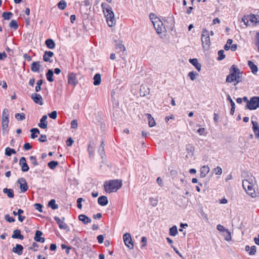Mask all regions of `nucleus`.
<instances>
[{
    "instance_id": "nucleus-1",
    "label": "nucleus",
    "mask_w": 259,
    "mask_h": 259,
    "mask_svg": "<svg viewBox=\"0 0 259 259\" xmlns=\"http://www.w3.org/2000/svg\"><path fill=\"white\" fill-rule=\"evenodd\" d=\"M230 73L227 76V82H233L236 81L235 85H236L239 82H241L242 72L236 67L235 65H233L230 68Z\"/></svg>"
},
{
    "instance_id": "nucleus-2",
    "label": "nucleus",
    "mask_w": 259,
    "mask_h": 259,
    "mask_svg": "<svg viewBox=\"0 0 259 259\" xmlns=\"http://www.w3.org/2000/svg\"><path fill=\"white\" fill-rule=\"evenodd\" d=\"M122 185L121 180L115 179L106 181L104 184L105 191L109 193L116 192Z\"/></svg>"
},
{
    "instance_id": "nucleus-3",
    "label": "nucleus",
    "mask_w": 259,
    "mask_h": 259,
    "mask_svg": "<svg viewBox=\"0 0 259 259\" xmlns=\"http://www.w3.org/2000/svg\"><path fill=\"white\" fill-rule=\"evenodd\" d=\"M149 18L153 25L158 34H160L165 30L162 22L155 14L151 13L149 15Z\"/></svg>"
},
{
    "instance_id": "nucleus-4",
    "label": "nucleus",
    "mask_w": 259,
    "mask_h": 259,
    "mask_svg": "<svg viewBox=\"0 0 259 259\" xmlns=\"http://www.w3.org/2000/svg\"><path fill=\"white\" fill-rule=\"evenodd\" d=\"M202 47L205 50L209 49L210 45L209 33L206 29H203L201 35Z\"/></svg>"
},
{
    "instance_id": "nucleus-5",
    "label": "nucleus",
    "mask_w": 259,
    "mask_h": 259,
    "mask_svg": "<svg viewBox=\"0 0 259 259\" xmlns=\"http://www.w3.org/2000/svg\"><path fill=\"white\" fill-rule=\"evenodd\" d=\"M242 186L246 192L252 197L255 196V192L253 187V184L247 180L242 181Z\"/></svg>"
},
{
    "instance_id": "nucleus-6",
    "label": "nucleus",
    "mask_w": 259,
    "mask_h": 259,
    "mask_svg": "<svg viewBox=\"0 0 259 259\" xmlns=\"http://www.w3.org/2000/svg\"><path fill=\"white\" fill-rule=\"evenodd\" d=\"M259 107V97L254 96L250 98L248 104H246V108L250 110H255Z\"/></svg>"
},
{
    "instance_id": "nucleus-7",
    "label": "nucleus",
    "mask_w": 259,
    "mask_h": 259,
    "mask_svg": "<svg viewBox=\"0 0 259 259\" xmlns=\"http://www.w3.org/2000/svg\"><path fill=\"white\" fill-rule=\"evenodd\" d=\"M67 82L69 84L75 87L78 83L77 74L73 72H69L67 76Z\"/></svg>"
},
{
    "instance_id": "nucleus-8",
    "label": "nucleus",
    "mask_w": 259,
    "mask_h": 259,
    "mask_svg": "<svg viewBox=\"0 0 259 259\" xmlns=\"http://www.w3.org/2000/svg\"><path fill=\"white\" fill-rule=\"evenodd\" d=\"M123 239L125 245L129 248L133 249L134 247L131 234L126 233L123 236Z\"/></svg>"
},
{
    "instance_id": "nucleus-9",
    "label": "nucleus",
    "mask_w": 259,
    "mask_h": 259,
    "mask_svg": "<svg viewBox=\"0 0 259 259\" xmlns=\"http://www.w3.org/2000/svg\"><path fill=\"white\" fill-rule=\"evenodd\" d=\"M17 183L20 185V189L21 192L25 193L28 189V186L26 180L23 178L19 179L17 181Z\"/></svg>"
},
{
    "instance_id": "nucleus-10",
    "label": "nucleus",
    "mask_w": 259,
    "mask_h": 259,
    "mask_svg": "<svg viewBox=\"0 0 259 259\" xmlns=\"http://www.w3.org/2000/svg\"><path fill=\"white\" fill-rule=\"evenodd\" d=\"M9 118H2V127L3 134H8L9 131Z\"/></svg>"
},
{
    "instance_id": "nucleus-11",
    "label": "nucleus",
    "mask_w": 259,
    "mask_h": 259,
    "mask_svg": "<svg viewBox=\"0 0 259 259\" xmlns=\"http://www.w3.org/2000/svg\"><path fill=\"white\" fill-rule=\"evenodd\" d=\"M101 8L103 10L105 16H108L109 15H111L112 13H114L111 6L106 3H102L101 5Z\"/></svg>"
},
{
    "instance_id": "nucleus-12",
    "label": "nucleus",
    "mask_w": 259,
    "mask_h": 259,
    "mask_svg": "<svg viewBox=\"0 0 259 259\" xmlns=\"http://www.w3.org/2000/svg\"><path fill=\"white\" fill-rule=\"evenodd\" d=\"M31 98L33 100L34 103L38 104L40 105L43 104V100L41 96L36 93H34L31 94Z\"/></svg>"
},
{
    "instance_id": "nucleus-13",
    "label": "nucleus",
    "mask_w": 259,
    "mask_h": 259,
    "mask_svg": "<svg viewBox=\"0 0 259 259\" xmlns=\"http://www.w3.org/2000/svg\"><path fill=\"white\" fill-rule=\"evenodd\" d=\"M19 164L23 172H27L29 170V167L26 163V158L24 157H21L19 160Z\"/></svg>"
},
{
    "instance_id": "nucleus-14",
    "label": "nucleus",
    "mask_w": 259,
    "mask_h": 259,
    "mask_svg": "<svg viewBox=\"0 0 259 259\" xmlns=\"http://www.w3.org/2000/svg\"><path fill=\"white\" fill-rule=\"evenodd\" d=\"M54 54L53 52L50 51H46L43 55V60L45 62L52 63L53 60L51 59Z\"/></svg>"
},
{
    "instance_id": "nucleus-15",
    "label": "nucleus",
    "mask_w": 259,
    "mask_h": 259,
    "mask_svg": "<svg viewBox=\"0 0 259 259\" xmlns=\"http://www.w3.org/2000/svg\"><path fill=\"white\" fill-rule=\"evenodd\" d=\"M54 220L57 223V224L59 226V227L61 229H64L66 230L68 228V225L64 222V220H65V218L63 217L62 218L63 220H61L59 217H55Z\"/></svg>"
},
{
    "instance_id": "nucleus-16",
    "label": "nucleus",
    "mask_w": 259,
    "mask_h": 259,
    "mask_svg": "<svg viewBox=\"0 0 259 259\" xmlns=\"http://www.w3.org/2000/svg\"><path fill=\"white\" fill-rule=\"evenodd\" d=\"M108 25L109 27H112L116 24V19L115 18L114 14L112 13L111 15L105 16Z\"/></svg>"
},
{
    "instance_id": "nucleus-17",
    "label": "nucleus",
    "mask_w": 259,
    "mask_h": 259,
    "mask_svg": "<svg viewBox=\"0 0 259 259\" xmlns=\"http://www.w3.org/2000/svg\"><path fill=\"white\" fill-rule=\"evenodd\" d=\"M47 116L44 115L40 119V122L38 124V126L42 129H45L47 127L48 122L47 121Z\"/></svg>"
},
{
    "instance_id": "nucleus-18",
    "label": "nucleus",
    "mask_w": 259,
    "mask_h": 259,
    "mask_svg": "<svg viewBox=\"0 0 259 259\" xmlns=\"http://www.w3.org/2000/svg\"><path fill=\"white\" fill-rule=\"evenodd\" d=\"M252 130L257 139L259 138V126L257 121L252 120Z\"/></svg>"
},
{
    "instance_id": "nucleus-19",
    "label": "nucleus",
    "mask_w": 259,
    "mask_h": 259,
    "mask_svg": "<svg viewBox=\"0 0 259 259\" xmlns=\"http://www.w3.org/2000/svg\"><path fill=\"white\" fill-rule=\"evenodd\" d=\"M245 250L248 252L250 255H254L256 252V247L255 245H253L251 247H250L249 245H246Z\"/></svg>"
},
{
    "instance_id": "nucleus-20",
    "label": "nucleus",
    "mask_w": 259,
    "mask_h": 259,
    "mask_svg": "<svg viewBox=\"0 0 259 259\" xmlns=\"http://www.w3.org/2000/svg\"><path fill=\"white\" fill-rule=\"evenodd\" d=\"M23 246L19 244H17L15 247H14L12 249V251L18 255H20L23 253Z\"/></svg>"
},
{
    "instance_id": "nucleus-21",
    "label": "nucleus",
    "mask_w": 259,
    "mask_h": 259,
    "mask_svg": "<svg viewBox=\"0 0 259 259\" xmlns=\"http://www.w3.org/2000/svg\"><path fill=\"white\" fill-rule=\"evenodd\" d=\"M98 203L101 206H106L108 203V200L107 196H101L98 199Z\"/></svg>"
},
{
    "instance_id": "nucleus-22",
    "label": "nucleus",
    "mask_w": 259,
    "mask_h": 259,
    "mask_svg": "<svg viewBox=\"0 0 259 259\" xmlns=\"http://www.w3.org/2000/svg\"><path fill=\"white\" fill-rule=\"evenodd\" d=\"M189 62L195 67V68L199 72L201 71V65L198 62V60L196 58L190 59Z\"/></svg>"
},
{
    "instance_id": "nucleus-23",
    "label": "nucleus",
    "mask_w": 259,
    "mask_h": 259,
    "mask_svg": "<svg viewBox=\"0 0 259 259\" xmlns=\"http://www.w3.org/2000/svg\"><path fill=\"white\" fill-rule=\"evenodd\" d=\"M12 238L14 239H19L23 240L24 236L21 234V231L19 229L15 230L13 231V234L12 235Z\"/></svg>"
},
{
    "instance_id": "nucleus-24",
    "label": "nucleus",
    "mask_w": 259,
    "mask_h": 259,
    "mask_svg": "<svg viewBox=\"0 0 259 259\" xmlns=\"http://www.w3.org/2000/svg\"><path fill=\"white\" fill-rule=\"evenodd\" d=\"M78 219L81 221L84 224H88L91 222V219L86 215L81 214L79 215Z\"/></svg>"
},
{
    "instance_id": "nucleus-25",
    "label": "nucleus",
    "mask_w": 259,
    "mask_h": 259,
    "mask_svg": "<svg viewBox=\"0 0 259 259\" xmlns=\"http://www.w3.org/2000/svg\"><path fill=\"white\" fill-rule=\"evenodd\" d=\"M45 44L47 47L49 49H53L55 48V43L53 39L48 38L46 40Z\"/></svg>"
},
{
    "instance_id": "nucleus-26",
    "label": "nucleus",
    "mask_w": 259,
    "mask_h": 259,
    "mask_svg": "<svg viewBox=\"0 0 259 259\" xmlns=\"http://www.w3.org/2000/svg\"><path fill=\"white\" fill-rule=\"evenodd\" d=\"M40 65L39 62H33L31 65V70L34 72H38Z\"/></svg>"
},
{
    "instance_id": "nucleus-27",
    "label": "nucleus",
    "mask_w": 259,
    "mask_h": 259,
    "mask_svg": "<svg viewBox=\"0 0 259 259\" xmlns=\"http://www.w3.org/2000/svg\"><path fill=\"white\" fill-rule=\"evenodd\" d=\"M209 171V167L208 166H203L200 169V176L201 178H204Z\"/></svg>"
},
{
    "instance_id": "nucleus-28",
    "label": "nucleus",
    "mask_w": 259,
    "mask_h": 259,
    "mask_svg": "<svg viewBox=\"0 0 259 259\" xmlns=\"http://www.w3.org/2000/svg\"><path fill=\"white\" fill-rule=\"evenodd\" d=\"M3 191L5 194H7V196L9 198H12L14 197V192L13 190L12 189L5 188L3 189Z\"/></svg>"
},
{
    "instance_id": "nucleus-29",
    "label": "nucleus",
    "mask_w": 259,
    "mask_h": 259,
    "mask_svg": "<svg viewBox=\"0 0 259 259\" xmlns=\"http://www.w3.org/2000/svg\"><path fill=\"white\" fill-rule=\"evenodd\" d=\"M94 79V85H98L101 83V76L100 73H96L93 78Z\"/></svg>"
},
{
    "instance_id": "nucleus-30",
    "label": "nucleus",
    "mask_w": 259,
    "mask_h": 259,
    "mask_svg": "<svg viewBox=\"0 0 259 259\" xmlns=\"http://www.w3.org/2000/svg\"><path fill=\"white\" fill-rule=\"evenodd\" d=\"M186 151L188 155L192 156L194 155L195 147L191 144H188L186 145Z\"/></svg>"
},
{
    "instance_id": "nucleus-31",
    "label": "nucleus",
    "mask_w": 259,
    "mask_h": 259,
    "mask_svg": "<svg viewBox=\"0 0 259 259\" xmlns=\"http://www.w3.org/2000/svg\"><path fill=\"white\" fill-rule=\"evenodd\" d=\"M248 65L253 74H255L257 72V67L252 61H248Z\"/></svg>"
},
{
    "instance_id": "nucleus-32",
    "label": "nucleus",
    "mask_w": 259,
    "mask_h": 259,
    "mask_svg": "<svg viewBox=\"0 0 259 259\" xmlns=\"http://www.w3.org/2000/svg\"><path fill=\"white\" fill-rule=\"evenodd\" d=\"M53 76H54L53 71L51 69H48V71L46 73V77H47L48 81L50 82H53L54 81Z\"/></svg>"
},
{
    "instance_id": "nucleus-33",
    "label": "nucleus",
    "mask_w": 259,
    "mask_h": 259,
    "mask_svg": "<svg viewBox=\"0 0 259 259\" xmlns=\"http://www.w3.org/2000/svg\"><path fill=\"white\" fill-rule=\"evenodd\" d=\"M104 147L105 144L104 141H102L98 149V152L100 155L102 159L103 158L104 156L105 155Z\"/></svg>"
},
{
    "instance_id": "nucleus-34",
    "label": "nucleus",
    "mask_w": 259,
    "mask_h": 259,
    "mask_svg": "<svg viewBox=\"0 0 259 259\" xmlns=\"http://www.w3.org/2000/svg\"><path fill=\"white\" fill-rule=\"evenodd\" d=\"M147 116L148 120V124L150 127H153L155 125L156 123L154 119L152 117L151 114L147 113Z\"/></svg>"
},
{
    "instance_id": "nucleus-35",
    "label": "nucleus",
    "mask_w": 259,
    "mask_h": 259,
    "mask_svg": "<svg viewBox=\"0 0 259 259\" xmlns=\"http://www.w3.org/2000/svg\"><path fill=\"white\" fill-rule=\"evenodd\" d=\"M31 132V138L34 139L37 137V134H39V131L37 128H32L30 130Z\"/></svg>"
},
{
    "instance_id": "nucleus-36",
    "label": "nucleus",
    "mask_w": 259,
    "mask_h": 259,
    "mask_svg": "<svg viewBox=\"0 0 259 259\" xmlns=\"http://www.w3.org/2000/svg\"><path fill=\"white\" fill-rule=\"evenodd\" d=\"M48 206L53 210L57 209L59 207L55 199H51L48 203Z\"/></svg>"
},
{
    "instance_id": "nucleus-37",
    "label": "nucleus",
    "mask_w": 259,
    "mask_h": 259,
    "mask_svg": "<svg viewBox=\"0 0 259 259\" xmlns=\"http://www.w3.org/2000/svg\"><path fill=\"white\" fill-rule=\"evenodd\" d=\"M88 151L90 158H92L94 155V144H89L88 148Z\"/></svg>"
},
{
    "instance_id": "nucleus-38",
    "label": "nucleus",
    "mask_w": 259,
    "mask_h": 259,
    "mask_svg": "<svg viewBox=\"0 0 259 259\" xmlns=\"http://www.w3.org/2000/svg\"><path fill=\"white\" fill-rule=\"evenodd\" d=\"M149 201L150 205H152L153 207H155L158 204V197L156 196L154 198L150 197L149 198Z\"/></svg>"
},
{
    "instance_id": "nucleus-39",
    "label": "nucleus",
    "mask_w": 259,
    "mask_h": 259,
    "mask_svg": "<svg viewBox=\"0 0 259 259\" xmlns=\"http://www.w3.org/2000/svg\"><path fill=\"white\" fill-rule=\"evenodd\" d=\"M169 234L171 236H176L178 234V228L176 225L169 229Z\"/></svg>"
},
{
    "instance_id": "nucleus-40",
    "label": "nucleus",
    "mask_w": 259,
    "mask_h": 259,
    "mask_svg": "<svg viewBox=\"0 0 259 259\" xmlns=\"http://www.w3.org/2000/svg\"><path fill=\"white\" fill-rule=\"evenodd\" d=\"M16 151L14 149L10 148V147H7L5 149V155L7 156H11L12 154H15Z\"/></svg>"
},
{
    "instance_id": "nucleus-41",
    "label": "nucleus",
    "mask_w": 259,
    "mask_h": 259,
    "mask_svg": "<svg viewBox=\"0 0 259 259\" xmlns=\"http://www.w3.org/2000/svg\"><path fill=\"white\" fill-rule=\"evenodd\" d=\"M13 15V13L11 12H4L2 14V17L4 20H8L11 18Z\"/></svg>"
},
{
    "instance_id": "nucleus-42",
    "label": "nucleus",
    "mask_w": 259,
    "mask_h": 259,
    "mask_svg": "<svg viewBox=\"0 0 259 259\" xmlns=\"http://www.w3.org/2000/svg\"><path fill=\"white\" fill-rule=\"evenodd\" d=\"M58 162L57 161H51L48 163V167L51 169H54L58 165Z\"/></svg>"
},
{
    "instance_id": "nucleus-43",
    "label": "nucleus",
    "mask_w": 259,
    "mask_h": 259,
    "mask_svg": "<svg viewBox=\"0 0 259 259\" xmlns=\"http://www.w3.org/2000/svg\"><path fill=\"white\" fill-rule=\"evenodd\" d=\"M9 27L16 30L18 28L19 25L16 20H12L9 23Z\"/></svg>"
},
{
    "instance_id": "nucleus-44",
    "label": "nucleus",
    "mask_w": 259,
    "mask_h": 259,
    "mask_svg": "<svg viewBox=\"0 0 259 259\" xmlns=\"http://www.w3.org/2000/svg\"><path fill=\"white\" fill-rule=\"evenodd\" d=\"M57 6L59 9L63 10L66 8L67 6V3L65 1L61 0L58 3Z\"/></svg>"
},
{
    "instance_id": "nucleus-45",
    "label": "nucleus",
    "mask_w": 259,
    "mask_h": 259,
    "mask_svg": "<svg viewBox=\"0 0 259 259\" xmlns=\"http://www.w3.org/2000/svg\"><path fill=\"white\" fill-rule=\"evenodd\" d=\"M15 117L19 121H22L25 119V114L24 113H16Z\"/></svg>"
},
{
    "instance_id": "nucleus-46",
    "label": "nucleus",
    "mask_w": 259,
    "mask_h": 259,
    "mask_svg": "<svg viewBox=\"0 0 259 259\" xmlns=\"http://www.w3.org/2000/svg\"><path fill=\"white\" fill-rule=\"evenodd\" d=\"M225 239L229 241L231 240V234L230 231L228 229H226V233L224 234Z\"/></svg>"
},
{
    "instance_id": "nucleus-47",
    "label": "nucleus",
    "mask_w": 259,
    "mask_h": 259,
    "mask_svg": "<svg viewBox=\"0 0 259 259\" xmlns=\"http://www.w3.org/2000/svg\"><path fill=\"white\" fill-rule=\"evenodd\" d=\"M198 75V73L193 71H191L188 73V76L190 77V79L192 81H194L196 79V77Z\"/></svg>"
},
{
    "instance_id": "nucleus-48",
    "label": "nucleus",
    "mask_w": 259,
    "mask_h": 259,
    "mask_svg": "<svg viewBox=\"0 0 259 259\" xmlns=\"http://www.w3.org/2000/svg\"><path fill=\"white\" fill-rule=\"evenodd\" d=\"M226 56L224 54V51L223 50H221L218 51V60L219 61H221L225 59Z\"/></svg>"
},
{
    "instance_id": "nucleus-49",
    "label": "nucleus",
    "mask_w": 259,
    "mask_h": 259,
    "mask_svg": "<svg viewBox=\"0 0 259 259\" xmlns=\"http://www.w3.org/2000/svg\"><path fill=\"white\" fill-rule=\"evenodd\" d=\"M43 234L42 232L40 231L37 230L35 233V236L34 237V239L35 241H36L38 239L41 238V236Z\"/></svg>"
},
{
    "instance_id": "nucleus-50",
    "label": "nucleus",
    "mask_w": 259,
    "mask_h": 259,
    "mask_svg": "<svg viewBox=\"0 0 259 259\" xmlns=\"http://www.w3.org/2000/svg\"><path fill=\"white\" fill-rule=\"evenodd\" d=\"M248 18L249 21L251 22H259V20H257V18L253 14L248 16Z\"/></svg>"
},
{
    "instance_id": "nucleus-51",
    "label": "nucleus",
    "mask_w": 259,
    "mask_h": 259,
    "mask_svg": "<svg viewBox=\"0 0 259 259\" xmlns=\"http://www.w3.org/2000/svg\"><path fill=\"white\" fill-rule=\"evenodd\" d=\"M29 159L31 161L32 164L34 166H37L38 165V163L37 162V161L36 160V158L35 156H30L29 157Z\"/></svg>"
},
{
    "instance_id": "nucleus-52",
    "label": "nucleus",
    "mask_w": 259,
    "mask_h": 259,
    "mask_svg": "<svg viewBox=\"0 0 259 259\" xmlns=\"http://www.w3.org/2000/svg\"><path fill=\"white\" fill-rule=\"evenodd\" d=\"M5 219L7 222L9 223H13L15 221V220L14 218H13L12 217H10L8 214L5 215Z\"/></svg>"
},
{
    "instance_id": "nucleus-53",
    "label": "nucleus",
    "mask_w": 259,
    "mask_h": 259,
    "mask_svg": "<svg viewBox=\"0 0 259 259\" xmlns=\"http://www.w3.org/2000/svg\"><path fill=\"white\" fill-rule=\"evenodd\" d=\"M5 117L6 118H9V112L8 109L7 108L3 109L2 112V118H5Z\"/></svg>"
},
{
    "instance_id": "nucleus-54",
    "label": "nucleus",
    "mask_w": 259,
    "mask_h": 259,
    "mask_svg": "<svg viewBox=\"0 0 259 259\" xmlns=\"http://www.w3.org/2000/svg\"><path fill=\"white\" fill-rule=\"evenodd\" d=\"M35 208L39 212H42V205L40 203H35L34 205Z\"/></svg>"
},
{
    "instance_id": "nucleus-55",
    "label": "nucleus",
    "mask_w": 259,
    "mask_h": 259,
    "mask_svg": "<svg viewBox=\"0 0 259 259\" xmlns=\"http://www.w3.org/2000/svg\"><path fill=\"white\" fill-rule=\"evenodd\" d=\"M48 116L50 118L55 119L57 117V112L56 111H53L52 112L48 114Z\"/></svg>"
},
{
    "instance_id": "nucleus-56",
    "label": "nucleus",
    "mask_w": 259,
    "mask_h": 259,
    "mask_svg": "<svg viewBox=\"0 0 259 259\" xmlns=\"http://www.w3.org/2000/svg\"><path fill=\"white\" fill-rule=\"evenodd\" d=\"M84 201V200L82 198H81V197L78 198L77 199V206L79 209L82 208V206L81 202Z\"/></svg>"
},
{
    "instance_id": "nucleus-57",
    "label": "nucleus",
    "mask_w": 259,
    "mask_h": 259,
    "mask_svg": "<svg viewBox=\"0 0 259 259\" xmlns=\"http://www.w3.org/2000/svg\"><path fill=\"white\" fill-rule=\"evenodd\" d=\"M61 248L62 249H65L66 250V252L67 254H69V253H70V249H71V247H70V246H68L67 245H66L65 244H61Z\"/></svg>"
},
{
    "instance_id": "nucleus-58",
    "label": "nucleus",
    "mask_w": 259,
    "mask_h": 259,
    "mask_svg": "<svg viewBox=\"0 0 259 259\" xmlns=\"http://www.w3.org/2000/svg\"><path fill=\"white\" fill-rule=\"evenodd\" d=\"M213 170L215 175H220L222 173V169L220 166H217L216 168H214Z\"/></svg>"
},
{
    "instance_id": "nucleus-59",
    "label": "nucleus",
    "mask_w": 259,
    "mask_h": 259,
    "mask_svg": "<svg viewBox=\"0 0 259 259\" xmlns=\"http://www.w3.org/2000/svg\"><path fill=\"white\" fill-rule=\"evenodd\" d=\"M255 46L257 48V50L259 52V32H256L255 35Z\"/></svg>"
},
{
    "instance_id": "nucleus-60",
    "label": "nucleus",
    "mask_w": 259,
    "mask_h": 259,
    "mask_svg": "<svg viewBox=\"0 0 259 259\" xmlns=\"http://www.w3.org/2000/svg\"><path fill=\"white\" fill-rule=\"evenodd\" d=\"M66 145L68 147H70L74 143V141L71 137H69L66 141Z\"/></svg>"
},
{
    "instance_id": "nucleus-61",
    "label": "nucleus",
    "mask_w": 259,
    "mask_h": 259,
    "mask_svg": "<svg viewBox=\"0 0 259 259\" xmlns=\"http://www.w3.org/2000/svg\"><path fill=\"white\" fill-rule=\"evenodd\" d=\"M78 123L77 120L74 119L71 122V127L72 128L75 129L77 127Z\"/></svg>"
},
{
    "instance_id": "nucleus-62",
    "label": "nucleus",
    "mask_w": 259,
    "mask_h": 259,
    "mask_svg": "<svg viewBox=\"0 0 259 259\" xmlns=\"http://www.w3.org/2000/svg\"><path fill=\"white\" fill-rule=\"evenodd\" d=\"M242 21L244 22V24L247 26L249 24H248V23H249V19L248 18V16H244L242 18Z\"/></svg>"
},
{
    "instance_id": "nucleus-63",
    "label": "nucleus",
    "mask_w": 259,
    "mask_h": 259,
    "mask_svg": "<svg viewBox=\"0 0 259 259\" xmlns=\"http://www.w3.org/2000/svg\"><path fill=\"white\" fill-rule=\"evenodd\" d=\"M144 90H145V87L143 85H142L140 87V96L142 97H144L146 96V93H145V91H144Z\"/></svg>"
},
{
    "instance_id": "nucleus-64",
    "label": "nucleus",
    "mask_w": 259,
    "mask_h": 259,
    "mask_svg": "<svg viewBox=\"0 0 259 259\" xmlns=\"http://www.w3.org/2000/svg\"><path fill=\"white\" fill-rule=\"evenodd\" d=\"M24 150H29L32 148V146L29 143H26L23 146Z\"/></svg>"
}]
</instances>
